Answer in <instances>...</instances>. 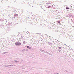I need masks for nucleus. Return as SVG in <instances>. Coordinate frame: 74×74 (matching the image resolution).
Returning a JSON list of instances; mask_svg holds the SVG:
<instances>
[{
  "instance_id": "nucleus-1",
  "label": "nucleus",
  "mask_w": 74,
  "mask_h": 74,
  "mask_svg": "<svg viewBox=\"0 0 74 74\" xmlns=\"http://www.w3.org/2000/svg\"><path fill=\"white\" fill-rule=\"evenodd\" d=\"M18 42H16V43H15V45H18Z\"/></svg>"
},
{
  "instance_id": "nucleus-6",
  "label": "nucleus",
  "mask_w": 74,
  "mask_h": 74,
  "mask_svg": "<svg viewBox=\"0 0 74 74\" xmlns=\"http://www.w3.org/2000/svg\"><path fill=\"white\" fill-rule=\"evenodd\" d=\"M27 48H30V47L29 46H27Z\"/></svg>"
},
{
  "instance_id": "nucleus-7",
  "label": "nucleus",
  "mask_w": 74,
  "mask_h": 74,
  "mask_svg": "<svg viewBox=\"0 0 74 74\" xmlns=\"http://www.w3.org/2000/svg\"><path fill=\"white\" fill-rule=\"evenodd\" d=\"M15 62H17V61H15Z\"/></svg>"
},
{
  "instance_id": "nucleus-8",
  "label": "nucleus",
  "mask_w": 74,
  "mask_h": 74,
  "mask_svg": "<svg viewBox=\"0 0 74 74\" xmlns=\"http://www.w3.org/2000/svg\"><path fill=\"white\" fill-rule=\"evenodd\" d=\"M11 66L12 67V66H13V65H12Z\"/></svg>"
},
{
  "instance_id": "nucleus-5",
  "label": "nucleus",
  "mask_w": 74,
  "mask_h": 74,
  "mask_svg": "<svg viewBox=\"0 0 74 74\" xmlns=\"http://www.w3.org/2000/svg\"><path fill=\"white\" fill-rule=\"evenodd\" d=\"M51 7V6H49V7H48V8H50V7Z\"/></svg>"
},
{
  "instance_id": "nucleus-2",
  "label": "nucleus",
  "mask_w": 74,
  "mask_h": 74,
  "mask_svg": "<svg viewBox=\"0 0 74 74\" xmlns=\"http://www.w3.org/2000/svg\"><path fill=\"white\" fill-rule=\"evenodd\" d=\"M21 45V43H18V45Z\"/></svg>"
},
{
  "instance_id": "nucleus-3",
  "label": "nucleus",
  "mask_w": 74,
  "mask_h": 74,
  "mask_svg": "<svg viewBox=\"0 0 74 74\" xmlns=\"http://www.w3.org/2000/svg\"><path fill=\"white\" fill-rule=\"evenodd\" d=\"M57 22H58V23H60V21H57Z\"/></svg>"
},
{
  "instance_id": "nucleus-9",
  "label": "nucleus",
  "mask_w": 74,
  "mask_h": 74,
  "mask_svg": "<svg viewBox=\"0 0 74 74\" xmlns=\"http://www.w3.org/2000/svg\"><path fill=\"white\" fill-rule=\"evenodd\" d=\"M11 66V65H10V66Z\"/></svg>"
},
{
  "instance_id": "nucleus-4",
  "label": "nucleus",
  "mask_w": 74,
  "mask_h": 74,
  "mask_svg": "<svg viewBox=\"0 0 74 74\" xmlns=\"http://www.w3.org/2000/svg\"><path fill=\"white\" fill-rule=\"evenodd\" d=\"M66 10H69V8L68 7H66Z\"/></svg>"
}]
</instances>
